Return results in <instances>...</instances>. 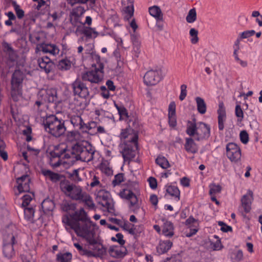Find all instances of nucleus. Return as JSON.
I'll use <instances>...</instances> for the list:
<instances>
[{"mask_svg":"<svg viewBox=\"0 0 262 262\" xmlns=\"http://www.w3.org/2000/svg\"><path fill=\"white\" fill-rule=\"evenodd\" d=\"M187 85L186 84H182L181 86V93L179 96V99L181 101H183L187 95Z\"/></svg>","mask_w":262,"mask_h":262,"instance_id":"obj_59","label":"nucleus"},{"mask_svg":"<svg viewBox=\"0 0 262 262\" xmlns=\"http://www.w3.org/2000/svg\"><path fill=\"white\" fill-rule=\"evenodd\" d=\"M162 78V70L158 69L147 71L144 76V82L147 85H154Z\"/></svg>","mask_w":262,"mask_h":262,"instance_id":"obj_10","label":"nucleus"},{"mask_svg":"<svg viewBox=\"0 0 262 262\" xmlns=\"http://www.w3.org/2000/svg\"><path fill=\"white\" fill-rule=\"evenodd\" d=\"M186 133L190 136L196 137V132H198V123L189 122L187 126Z\"/></svg>","mask_w":262,"mask_h":262,"instance_id":"obj_38","label":"nucleus"},{"mask_svg":"<svg viewBox=\"0 0 262 262\" xmlns=\"http://www.w3.org/2000/svg\"><path fill=\"white\" fill-rule=\"evenodd\" d=\"M79 201L83 202L91 209H93L95 207V204L92 198L86 192L83 194Z\"/></svg>","mask_w":262,"mask_h":262,"instance_id":"obj_35","label":"nucleus"},{"mask_svg":"<svg viewBox=\"0 0 262 262\" xmlns=\"http://www.w3.org/2000/svg\"><path fill=\"white\" fill-rule=\"evenodd\" d=\"M39 46V49L44 53H49L55 56L59 53V49L54 44L43 43Z\"/></svg>","mask_w":262,"mask_h":262,"instance_id":"obj_23","label":"nucleus"},{"mask_svg":"<svg viewBox=\"0 0 262 262\" xmlns=\"http://www.w3.org/2000/svg\"><path fill=\"white\" fill-rule=\"evenodd\" d=\"M30 41L34 44H37L40 40V37L38 34H31L29 36Z\"/></svg>","mask_w":262,"mask_h":262,"instance_id":"obj_63","label":"nucleus"},{"mask_svg":"<svg viewBox=\"0 0 262 262\" xmlns=\"http://www.w3.org/2000/svg\"><path fill=\"white\" fill-rule=\"evenodd\" d=\"M138 136H134L131 139V141L126 142L122 145L121 154L124 161H130L135 158L136 150L138 148Z\"/></svg>","mask_w":262,"mask_h":262,"instance_id":"obj_7","label":"nucleus"},{"mask_svg":"<svg viewBox=\"0 0 262 262\" xmlns=\"http://www.w3.org/2000/svg\"><path fill=\"white\" fill-rule=\"evenodd\" d=\"M210 135V128L206 123L202 122L198 123V132L194 140L200 141L208 139Z\"/></svg>","mask_w":262,"mask_h":262,"instance_id":"obj_15","label":"nucleus"},{"mask_svg":"<svg viewBox=\"0 0 262 262\" xmlns=\"http://www.w3.org/2000/svg\"><path fill=\"white\" fill-rule=\"evenodd\" d=\"M104 67L102 63H98V67H95L94 69L82 74L81 77L83 81H88L91 83H98L103 78Z\"/></svg>","mask_w":262,"mask_h":262,"instance_id":"obj_6","label":"nucleus"},{"mask_svg":"<svg viewBox=\"0 0 262 262\" xmlns=\"http://www.w3.org/2000/svg\"><path fill=\"white\" fill-rule=\"evenodd\" d=\"M120 196L129 201V208L134 213L139 208L137 196L129 189H123L119 192Z\"/></svg>","mask_w":262,"mask_h":262,"instance_id":"obj_13","label":"nucleus"},{"mask_svg":"<svg viewBox=\"0 0 262 262\" xmlns=\"http://www.w3.org/2000/svg\"><path fill=\"white\" fill-rule=\"evenodd\" d=\"M86 133L92 136H96L105 134L106 133V131L103 126L98 125L96 122L92 121L88 123V127Z\"/></svg>","mask_w":262,"mask_h":262,"instance_id":"obj_18","label":"nucleus"},{"mask_svg":"<svg viewBox=\"0 0 262 262\" xmlns=\"http://www.w3.org/2000/svg\"><path fill=\"white\" fill-rule=\"evenodd\" d=\"M60 101L55 89L42 90L38 94V100L35 102L34 107L38 113H41L47 106V102L57 103Z\"/></svg>","mask_w":262,"mask_h":262,"instance_id":"obj_3","label":"nucleus"},{"mask_svg":"<svg viewBox=\"0 0 262 262\" xmlns=\"http://www.w3.org/2000/svg\"><path fill=\"white\" fill-rule=\"evenodd\" d=\"M124 181V175L123 173H119L116 174L112 181V184L114 187L119 185Z\"/></svg>","mask_w":262,"mask_h":262,"instance_id":"obj_44","label":"nucleus"},{"mask_svg":"<svg viewBox=\"0 0 262 262\" xmlns=\"http://www.w3.org/2000/svg\"><path fill=\"white\" fill-rule=\"evenodd\" d=\"M74 95L80 97L86 98L89 95V92L86 85L81 80L76 79L72 84Z\"/></svg>","mask_w":262,"mask_h":262,"instance_id":"obj_14","label":"nucleus"},{"mask_svg":"<svg viewBox=\"0 0 262 262\" xmlns=\"http://www.w3.org/2000/svg\"><path fill=\"white\" fill-rule=\"evenodd\" d=\"M11 94L14 101H19L22 98L21 88L11 87Z\"/></svg>","mask_w":262,"mask_h":262,"instance_id":"obj_36","label":"nucleus"},{"mask_svg":"<svg viewBox=\"0 0 262 262\" xmlns=\"http://www.w3.org/2000/svg\"><path fill=\"white\" fill-rule=\"evenodd\" d=\"M172 245V243L169 240L161 241L157 247V252L159 254H164L171 248Z\"/></svg>","mask_w":262,"mask_h":262,"instance_id":"obj_28","label":"nucleus"},{"mask_svg":"<svg viewBox=\"0 0 262 262\" xmlns=\"http://www.w3.org/2000/svg\"><path fill=\"white\" fill-rule=\"evenodd\" d=\"M132 131L133 130L130 128H125L122 129L120 135V138L121 139H125L126 138H129L128 141H127V142L131 141L132 138L134 136H137L136 135H133L131 134Z\"/></svg>","mask_w":262,"mask_h":262,"instance_id":"obj_40","label":"nucleus"},{"mask_svg":"<svg viewBox=\"0 0 262 262\" xmlns=\"http://www.w3.org/2000/svg\"><path fill=\"white\" fill-rule=\"evenodd\" d=\"M43 118V125L46 132L55 137L63 135L66 131L64 121L58 119L55 115L42 116Z\"/></svg>","mask_w":262,"mask_h":262,"instance_id":"obj_2","label":"nucleus"},{"mask_svg":"<svg viewBox=\"0 0 262 262\" xmlns=\"http://www.w3.org/2000/svg\"><path fill=\"white\" fill-rule=\"evenodd\" d=\"M94 229L80 236L84 238L91 246V250H88V257H100L106 254V249L102 244L99 243L94 237Z\"/></svg>","mask_w":262,"mask_h":262,"instance_id":"obj_4","label":"nucleus"},{"mask_svg":"<svg viewBox=\"0 0 262 262\" xmlns=\"http://www.w3.org/2000/svg\"><path fill=\"white\" fill-rule=\"evenodd\" d=\"M156 163L163 169H167L170 166L168 161L164 157H158L156 159Z\"/></svg>","mask_w":262,"mask_h":262,"instance_id":"obj_39","label":"nucleus"},{"mask_svg":"<svg viewBox=\"0 0 262 262\" xmlns=\"http://www.w3.org/2000/svg\"><path fill=\"white\" fill-rule=\"evenodd\" d=\"M72 258V254L70 252L59 253L56 255L57 262H71Z\"/></svg>","mask_w":262,"mask_h":262,"instance_id":"obj_34","label":"nucleus"},{"mask_svg":"<svg viewBox=\"0 0 262 262\" xmlns=\"http://www.w3.org/2000/svg\"><path fill=\"white\" fill-rule=\"evenodd\" d=\"M209 194L211 195H215L221 192L222 187L220 185L211 184L209 186Z\"/></svg>","mask_w":262,"mask_h":262,"instance_id":"obj_49","label":"nucleus"},{"mask_svg":"<svg viewBox=\"0 0 262 262\" xmlns=\"http://www.w3.org/2000/svg\"><path fill=\"white\" fill-rule=\"evenodd\" d=\"M235 113L236 116L238 118V121H242L244 118V113L239 105H236Z\"/></svg>","mask_w":262,"mask_h":262,"instance_id":"obj_54","label":"nucleus"},{"mask_svg":"<svg viewBox=\"0 0 262 262\" xmlns=\"http://www.w3.org/2000/svg\"><path fill=\"white\" fill-rule=\"evenodd\" d=\"M62 221L68 232L71 233L74 230L78 236L94 229L93 223L83 208L75 211L70 215V217L67 215H64Z\"/></svg>","mask_w":262,"mask_h":262,"instance_id":"obj_1","label":"nucleus"},{"mask_svg":"<svg viewBox=\"0 0 262 262\" xmlns=\"http://www.w3.org/2000/svg\"><path fill=\"white\" fill-rule=\"evenodd\" d=\"M13 5L17 17L19 19L22 18L24 16V11L20 8L19 6L16 2H13Z\"/></svg>","mask_w":262,"mask_h":262,"instance_id":"obj_53","label":"nucleus"},{"mask_svg":"<svg viewBox=\"0 0 262 262\" xmlns=\"http://www.w3.org/2000/svg\"><path fill=\"white\" fill-rule=\"evenodd\" d=\"M189 34L191 37V42L193 44L196 43L199 41L198 31L194 28H191L189 31Z\"/></svg>","mask_w":262,"mask_h":262,"instance_id":"obj_51","label":"nucleus"},{"mask_svg":"<svg viewBox=\"0 0 262 262\" xmlns=\"http://www.w3.org/2000/svg\"><path fill=\"white\" fill-rule=\"evenodd\" d=\"M173 224L168 221L164 222L162 227V233L166 237H170L174 234Z\"/></svg>","mask_w":262,"mask_h":262,"instance_id":"obj_27","label":"nucleus"},{"mask_svg":"<svg viewBox=\"0 0 262 262\" xmlns=\"http://www.w3.org/2000/svg\"><path fill=\"white\" fill-rule=\"evenodd\" d=\"M120 115V119H125L128 118V115L127 110L123 106H118L115 104Z\"/></svg>","mask_w":262,"mask_h":262,"instance_id":"obj_47","label":"nucleus"},{"mask_svg":"<svg viewBox=\"0 0 262 262\" xmlns=\"http://www.w3.org/2000/svg\"><path fill=\"white\" fill-rule=\"evenodd\" d=\"M22 200V206L25 207L29 204L30 202L32 200V198L29 194H25L23 196Z\"/></svg>","mask_w":262,"mask_h":262,"instance_id":"obj_60","label":"nucleus"},{"mask_svg":"<svg viewBox=\"0 0 262 262\" xmlns=\"http://www.w3.org/2000/svg\"><path fill=\"white\" fill-rule=\"evenodd\" d=\"M2 46L5 52L9 53H13L14 52L11 45L6 41L3 42Z\"/></svg>","mask_w":262,"mask_h":262,"instance_id":"obj_62","label":"nucleus"},{"mask_svg":"<svg viewBox=\"0 0 262 262\" xmlns=\"http://www.w3.org/2000/svg\"><path fill=\"white\" fill-rule=\"evenodd\" d=\"M30 178L28 174L23 175L16 180L19 193L29 192L30 189Z\"/></svg>","mask_w":262,"mask_h":262,"instance_id":"obj_16","label":"nucleus"},{"mask_svg":"<svg viewBox=\"0 0 262 262\" xmlns=\"http://www.w3.org/2000/svg\"><path fill=\"white\" fill-rule=\"evenodd\" d=\"M70 121L74 127L81 130L83 133H86L88 124L84 123L80 116L72 115L70 117Z\"/></svg>","mask_w":262,"mask_h":262,"instance_id":"obj_19","label":"nucleus"},{"mask_svg":"<svg viewBox=\"0 0 262 262\" xmlns=\"http://www.w3.org/2000/svg\"><path fill=\"white\" fill-rule=\"evenodd\" d=\"M122 227L124 230L128 231L130 234L135 235L136 234L135 225L130 224L128 221L125 222Z\"/></svg>","mask_w":262,"mask_h":262,"instance_id":"obj_45","label":"nucleus"},{"mask_svg":"<svg viewBox=\"0 0 262 262\" xmlns=\"http://www.w3.org/2000/svg\"><path fill=\"white\" fill-rule=\"evenodd\" d=\"M108 253L112 257L121 258L124 257L126 253V248L122 246H111L109 248Z\"/></svg>","mask_w":262,"mask_h":262,"instance_id":"obj_24","label":"nucleus"},{"mask_svg":"<svg viewBox=\"0 0 262 262\" xmlns=\"http://www.w3.org/2000/svg\"><path fill=\"white\" fill-rule=\"evenodd\" d=\"M176 107L174 102H171L168 106V115H176Z\"/></svg>","mask_w":262,"mask_h":262,"instance_id":"obj_64","label":"nucleus"},{"mask_svg":"<svg viewBox=\"0 0 262 262\" xmlns=\"http://www.w3.org/2000/svg\"><path fill=\"white\" fill-rule=\"evenodd\" d=\"M37 63L40 68L46 73H50L53 69V62L47 56L39 58L37 59Z\"/></svg>","mask_w":262,"mask_h":262,"instance_id":"obj_21","label":"nucleus"},{"mask_svg":"<svg viewBox=\"0 0 262 262\" xmlns=\"http://www.w3.org/2000/svg\"><path fill=\"white\" fill-rule=\"evenodd\" d=\"M60 190L67 196L75 201H79L85 193L81 186L73 184L69 180L61 182Z\"/></svg>","mask_w":262,"mask_h":262,"instance_id":"obj_5","label":"nucleus"},{"mask_svg":"<svg viewBox=\"0 0 262 262\" xmlns=\"http://www.w3.org/2000/svg\"><path fill=\"white\" fill-rule=\"evenodd\" d=\"M226 155L231 161L237 162L241 158V150L239 147L235 143L230 142L226 146Z\"/></svg>","mask_w":262,"mask_h":262,"instance_id":"obj_11","label":"nucleus"},{"mask_svg":"<svg viewBox=\"0 0 262 262\" xmlns=\"http://www.w3.org/2000/svg\"><path fill=\"white\" fill-rule=\"evenodd\" d=\"M96 200L103 207L104 210L111 213H114V203L108 192L104 190H100L97 193Z\"/></svg>","mask_w":262,"mask_h":262,"instance_id":"obj_8","label":"nucleus"},{"mask_svg":"<svg viewBox=\"0 0 262 262\" xmlns=\"http://www.w3.org/2000/svg\"><path fill=\"white\" fill-rule=\"evenodd\" d=\"M34 212V209L33 207H26L24 208L25 217L28 220H31L33 219Z\"/></svg>","mask_w":262,"mask_h":262,"instance_id":"obj_50","label":"nucleus"},{"mask_svg":"<svg viewBox=\"0 0 262 262\" xmlns=\"http://www.w3.org/2000/svg\"><path fill=\"white\" fill-rule=\"evenodd\" d=\"M195 101L198 112L201 114H205L206 112V104L204 100L200 97H197L195 98Z\"/></svg>","mask_w":262,"mask_h":262,"instance_id":"obj_33","label":"nucleus"},{"mask_svg":"<svg viewBox=\"0 0 262 262\" xmlns=\"http://www.w3.org/2000/svg\"><path fill=\"white\" fill-rule=\"evenodd\" d=\"M86 147L80 145L74 146L73 152L76 155L77 159L83 162H90L93 159L95 150L91 147Z\"/></svg>","mask_w":262,"mask_h":262,"instance_id":"obj_9","label":"nucleus"},{"mask_svg":"<svg viewBox=\"0 0 262 262\" xmlns=\"http://www.w3.org/2000/svg\"><path fill=\"white\" fill-rule=\"evenodd\" d=\"M166 191L170 195L174 196L177 201L180 200V191L177 187L172 185L166 186Z\"/></svg>","mask_w":262,"mask_h":262,"instance_id":"obj_32","label":"nucleus"},{"mask_svg":"<svg viewBox=\"0 0 262 262\" xmlns=\"http://www.w3.org/2000/svg\"><path fill=\"white\" fill-rule=\"evenodd\" d=\"M88 3L90 8L93 9L96 5V0H70V3L72 5L75 4H86Z\"/></svg>","mask_w":262,"mask_h":262,"instance_id":"obj_41","label":"nucleus"},{"mask_svg":"<svg viewBox=\"0 0 262 262\" xmlns=\"http://www.w3.org/2000/svg\"><path fill=\"white\" fill-rule=\"evenodd\" d=\"M196 19V12L195 8L190 9L186 17V20L188 23H193Z\"/></svg>","mask_w":262,"mask_h":262,"instance_id":"obj_42","label":"nucleus"},{"mask_svg":"<svg viewBox=\"0 0 262 262\" xmlns=\"http://www.w3.org/2000/svg\"><path fill=\"white\" fill-rule=\"evenodd\" d=\"M240 140L243 144H247L249 141V135L246 130H242L239 134Z\"/></svg>","mask_w":262,"mask_h":262,"instance_id":"obj_55","label":"nucleus"},{"mask_svg":"<svg viewBox=\"0 0 262 262\" xmlns=\"http://www.w3.org/2000/svg\"><path fill=\"white\" fill-rule=\"evenodd\" d=\"M58 67L62 70H67L70 69L71 62L67 59H62L59 62Z\"/></svg>","mask_w":262,"mask_h":262,"instance_id":"obj_46","label":"nucleus"},{"mask_svg":"<svg viewBox=\"0 0 262 262\" xmlns=\"http://www.w3.org/2000/svg\"><path fill=\"white\" fill-rule=\"evenodd\" d=\"M6 145L3 140H0V157L4 160L6 161L8 159V154L5 150Z\"/></svg>","mask_w":262,"mask_h":262,"instance_id":"obj_48","label":"nucleus"},{"mask_svg":"<svg viewBox=\"0 0 262 262\" xmlns=\"http://www.w3.org/2000/svg\"><path fill=\"white\" fill-rule=\"evenodd\" d=\"M16 243L15 236L13 234L9 235L4 239L3 254L5 257L11 258L15 255L13 245Z\"/></svg>","mask_w":262,"mask_h":262,"instance_id":"obj_12","label":"nucleus"},{"mask_svg":"<svg viewBox=\"0 0 262 262\" xmlns=\"http://www.w3.org/2000/svg\"><path fill=\"white\" fill-rule=\"evenodd\" d=\"M185 149L189 153L195 154L198 151V146L192 138H186L184 144Z\"/></svg>","mask_w":262,"mask_h":262,"instance_id":"obj_26","label":"nucleus"},{"mask_svg":"<svg viewBox=\"0 0 262 262\" xmlns=\"http://www.w3.org/2000/svg\"><path fill=\"white\" fill-rule=\"evenodd\" d=\"M85 10L82 6H78L74 8L71 12V16L81 17L82 16Z\"/></svg>","mask_w":262,"mask_h":262,"instance_id":"obj_43","label":"nucleus"},{"mask_svg":"<svg viewBox=\"0 0 262 262\" xmlns=\"http://www.w3.org/2000/svg\"><path fill=\"white\" fill-rule=\"evenodd\" d=\"M125 18L128 20L132 17L134 14V8L133 6H127L125 8Z\"/></svg>","mask_w":262,"mask_h":262,"instance_id":"obj_56","label":"nucleus"},{"mask_svg":"<svg viewBox=\"0 0 262 262\" xmlns=\"http://www.w3.org/2000/svg\"><path fill=\"white\" fill-rule=\"evenodd\" d=\"M253 198V192L249 190L247 193L244 195L241 199L242 205L245 212L248 213L251 210V202Z\"/></svg>","mask_w":262,"mask_h":262,"instance_id":"obj_25","label":"nucleus"},{"mask_svg":"<svg viewBox=\"0 0 262 262\" xmlns=\"http://www.w3.org/2000/svg\"><path fill=\"white\" fill-rule=\"evenodd\" d=\"M74 246L78 250L79 253L82 255L88 256V250L84 249L82 246L80 245L78 243H74Z\"/></svg>","mask_w":262,"mask_h":262,"instance_id":"obj_57","label":"nucleus"},{"mask_svg":"<svg viewBox=\"0 0 262 262\" xmlns=\"http://www.w3.org/2000/svg\"><path fill=\"white\" fill-rule=\"evenodd\" d=\"M81 33L88 38H96L98 35L95 28L90 27H83L81 30Z\"/></svg>","mask_w":262,"mask_h":262,"instance_id":"obj_30","label":"nucleus"},{"mask_svg":"<svg viewBox=\"0 0 262 262\" xmlns=\"http://www.w3.org/2000/svg\"><path fill=\"white\" fill-rule=\"evenodd\" d=\"M149 12L150 14L154 17L157 20H163V13L159 7L154 6L150 7L149 8Z\"/></svg>","mask_w":262,"mask_h":262,"instance_id":"obj_31","label":"nucleus"},{"mask_svg":"<svg viewBox=\"0 0 262 262\" xmlns=\"http://www.w3.org/2000/svg\"><path fill=\"white\" fill-rule=\"evenodd\" d=\"M24 77L23 73L21 71L15 70L13 73L11 78V87L21 88Z\"/></svg>","mask_w":262,"mask_h":262,"instance_id":"obj_22","label":"nucleus"},{"mask_svg":"<svg viewBox=\"0 0 262 262\" xmlns=\"http://www.w3.org/2000/svg\"><path fill=\"white\" fill-rule=\"evenodd\" d=\"M111 240L113 242H117L120 246H123L125 244V241L123 239V235L120 233L116 235V237H112Z\"/></svg>","mask_w":262,"mask_h":262,"instance_id":"obj_52","label":"nucleus"},{"mask_svg":"<svg viewBox=\"0 0 262 262\" xmlns=\"http://www.w3.org/2000/svg\"><path fill=\"white\" fill-rule=\"evenodd\" d=\"M61 208L63 211L69 212L76 209V204L70 201L64 200L61 204Z\"/></svg>","mask_w":262,"mask_h":262,"instance_id":"obj_37","label":"nucleus"},{"mask_svg":"<svg viewBox=\"0 0 262 262\" xmlns=\"http://www.w3.org/2000/svg\"><path fill=\"white\" fill-rule=\"evenodd\" d=\"M255 33V31L253 30L245 31L240 34V38L241 39L247 38L253 36Z\"/></svg>","mask_w":262,"mask_h":262,"instance_id":"obj_58","label":"nucleus"},{"mask_svg":"<svg viewBox=\"0 0 262 262\" xmlns=\"http://www.w3.org/2000/svg\"><path fill=\"white\" fill-rule=\"evenodd\" d=\"M55 207L54 202L49 200L45 199L41 203V208L43 212L46 214H50Z\"/></svg>","mask_w":262,"mask_h":262,"instance_id":"obj_29","label":"nucleus"},{"mask_svg":"<svg viewBox=\"0 0 262 262\" xmlns=\"http://www.w3.org/2000/svg\"><path fill=\"white\" fill-rule=\"evenodd\" d=\"M42 174L47 178L49 179L52 182L56 183L59 182V188L62 182L67 181L65 177L62 174L52 171L50 170H42L41 171Z\"/></svg>","mask_w":262,"mask_h":262,"instance_id":"obj_17","label":"nucleus"},{"mask_svg":"<svg viewBox=\"0 0 262 262\" xmlns=\"http://www.w3.org/2000/svg\"><path fill=\"white\" fill-rule=\"evenodd\" d=\"M99 178L96 176H94L91 180L90 183V186L91 187H94L96 186H101V184L99 181Z\"/></svg>","mask_w":262,"mask_h":262,"instance_id":"obj_61","label":"nucleus"},{"mask_svg":"<svg viewBox=\"0 0 262 262\" xmlns=\"http://www.w3.org/2000/svg\"><path fill=\"white\" fill-rule=\"evenodd\" d=\"M217 110L218 126L220 130H223L224 124L226 120V113L223 102H220Z\"/></svg>","mask_w":262,"mask_h":262,"instance_id":"obj_20","label":"nucleus"}]
</instances>
